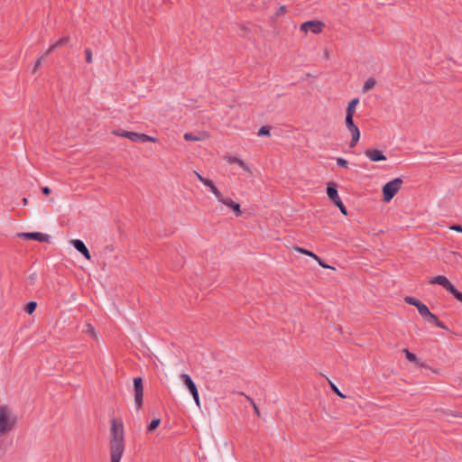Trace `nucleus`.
I'll return each instance as SVG.
<instances>
[{"label": "nucleus", "mask_w": 462, "mask_h": 462, "mask_svg": "<svg viewBox=\"0 0 462 462\" xmlns=\"http://www.w3.org/2000/svg\"><path fill=\"white\" fill-rule=\"evenodd\" d=\"M125 450V431L124 424L120 420L115 418L111 420L109 451L110 462H120Z\"/></svg>", "instance_id": "f257e3e1"}, {"label": "nucleus", "mask_w": 462, "mask_h": 462, "mask_svg": "<svg viewBox=\"0 0 462 462\" xmlns=\"http://www.w3.org/2000/svg\"><path fill=\"white\" fill-rule=\"evenodd\" d=\"M17 416L6 404L0 403V436H5L14 430L17 425Z\"/></svg>", "instance_id": "f03ea898"}, {"label": "nucleus", "mask_w": 462, "mask_h": 462, "mask_svg": "<svg viewBox=\"0 0 462 462\" xmlns=\"http://www.w3.org/2000/svg\"><path fill=\"white\" fill-rule=\"evenodd\" d=\"M403 180L401 178H395L382 187V200L385 203H389L393 197L402 189Z\"/></svg>", "instance_id": "7ed1b4c3"}, {"label": "nucleus", "mask_w": 462, "mask_h": 462, "mask_svg": "<svg viewBox=\"0 0 462 462\" xmlns=\"http://www.w3.org/2000/svg\"><path fill=\"white\" fill-rule=\"evenodd\" d=\"M134 392L135 407L140 410L143 404V381L142 377L134 378Z\"/></svg>", "instance_id": "20e7f679"}, {"label": "nucleus", "mask_w": 462, "mask_h": 462, "mask_svg": "<svg viewBox=\"0 0 462 462\" xmlns=\"http://www.w3.org/2000/svg\"><path fill=\"white\" fill-rule=\"evenodd\" d=\"M353 117H354V116H352V115H346V119H345L346 125L348 128V130L350 131L351 136H352L351 141L349 143L350 148L355 147L360 138L359 128L355 125Z\"/></svg>", "instance_id": "39448f33"}, {"label": "nucleus", "mask_w": 462, "mask_h": 462, "mask_svg": "<svg viewBox=\"0 0 462 462\" xmlns=\"http://www.w3.org/2000/svg\"><path fill=\"white\" fill-rule=\"evenodd\" d=\"M404 301L407 304L416 307L420 315L424 319H426L431 313L429 308L417 298L407 296L404 298Z\"/></svg>", "instance_id": "423d86ee"}, {"label": "nucleus", "mask_w": 462, "mask_h": 462, "mask_svg": "<svg viewBox=\"0 0 462 462\" xmlns=\"http://www.w3.org/2000/svg\"><path fill=\"white\" fill-rule=\"evenodd\" d=\"M404 301L407 304L416 307L420 315L424 319H426L431 313L429 308L417 298L407 296L404 298Z\"/></svg>", "instance_id": "0eeeda50"}, {"label": "nucleus", "mask_w": 462, "mask_h": 462, "mask_svg": "<svg viewBox=\"0 0 462 462\" xmlns=\"http://www.w3.org/2000/svg\"><path fill=\"white\" fill-rule=\"evenodd\" d=\"M431 284H439L448 291L454 297H456L458 291L455 286L449 282V280L443 275H438L430 281Z\"/></svg>", "instance_id": "6e6552de"}, {"label": "nucleus", "mask_w": 462, "mask_h": 462, "mask_svg": "<svg viewBox=\"0 0 462 462\" xmlns=\"http://www.w3.org/2000/svg\"><path fill=\"white\" fill-rule=\"evenodd\" d=\"M325 27V23L321 21L312 20L307 21L300 25V31L308 32L318 34L320 33Z\"/></svg>", "instance_id": "1a4fd4ad"}, {"label": "nucleus", "mask_w": 462, "mask_h": 462, "mask_svg": "<svg viewBox=\"0 0 462 462\" xmlns=\"http://www.w3.org/2000/svg\"><path fill=\"white\" fill-rule=\"evenodd\" d=\"M18 236L26 240H35L38 242H50V236L47 234H43L41 232H27V233H20Z\"/></svg>", "instance_id": "9d476101"}, {"label": "nucleus", "mask_w": 462, "mask_h": 462, "mask_svg": "<svg viewBox=\"0 0 462 462\" xmlns=\"http://www.w3.org/2000/svg\"><path fill=\"white\" fill-rule=\"evenodd\" d=\"M327 195L333 204L341 200L337 192V184L336 182L329 181L327 183Z\"/></svg>", "instance_id": "9b49d317"}, {"label": "nucleus", "mask_w": 462, "mask_h": 462, "mask_svg": "<svg viewBox=\"0 0 462 462\" xmlns=\"http://www.w3.org/2000/svg\"><path fill=\"white\" fill-rule=\"evenodd\" d=\"M217 200L220 203L230 208L234 211V213L236 214V217H239L242 215V211H241L239 203L234 201L233 199H229V198H223L222 194H221V198H218Z\"/></svg>", "instance_id": "f8f14e48"}, {"label": "nucleus", "mask_w": 462, "mask_h": 462, "mask_svg": "<svg viewBox=\"0 0 462 462\" xmlns=\"http://www.w3.org/2000/svg\"><path fill=\"white\" fill-rule=\"evenodd\" d=\"M129 140L134 143H146V142H152L156 143L157 138L150 136L145 134L132 132L131 134H129Z\"/></svg>", "instance_id": "ddd939ff"}, {"label": "nucleus", "mask_w": 462, "mask_h": 462, "mask_svg": "<svg viewBox=\"0 0 462 462\" xmlns=\"http://www.w3.org/2000/svg\"><path fill=\"white\" fill-rule=\"evenodd\" d=\"M71 245L73 247L79 251L87 260L91 259V255L89 253V250L87 248L83 241L79 239H73L71 240Z\"/></svg>", "instance_id": "4468645a"}, {"label": "nucleus", "mask_w": 462, "mask_h": 462, "mask_svg": "<svg viewBox=\"0 0 462 462\" xmlns=\"http://www.w3.org/2000/svg\"><path fill=\"white\" fill-rule=\"evenodd\" d=\"M208 134L205 132L194 134V133H186L184 134V139L186 141H201L208 137Z\"/></svg>", "instance_id": "2eb2a0df"}, {"label": "nucleus", "mask_w": 462, "mask_h": 462, "mask_svg": "<svg viewBox=\"0 0 462 462\" xmlns=\"http://www.w3.org/2000/svg\"><path fill=\"white\" fill-rule=\"evenodd\" d=\"M180 378H181L183 383L185 384V386L189 391V393H191L193 390H195V388H197L196 383L193 382V380L191 379V377L189 374H180Z\"/></svg>", "instance_id": "dca6fc26"}, {"label": "nucleus", "mask_w": 462, "mask_h": 462, "mask_svg": "<svg viewBox=\"0 0 462 462\" xmlns=\"http://www.w3.org/2000/svg\"><path fill=\"white\" fill-rule=\"evenodd\" d=\"M202 183L208 187L210 191L216 196L217 199L218 198H221V192L219 191V189L215 186L214 182L209 180V179H207V180H202Z\"/></svg>", "instance_id": "f3484780"}, {"label": "nucleus", "mask_w": 462, "mask_h": 462, "mask_svg": "<svg viewBox=\"0 0 462 462\" xmlns=\"http://www.w3.org/2000/svg\"><path fill=\"white\" fill-rule=\"evenodd\" d=\"M425 319L428 322L432 323V324L436 325L437 327H439L440 328H443V329H447L448 328L446 327V325L444 323H442L441 321H439L438 317L435 314H433V313H430Z\"/></svg>", "instance_id": "a211bd4d"}, {"label": "nucleus", "mask_w": 462, "mask_h": 462, "mask_svg": "<svg viewBox=\"0 0 462 462\" xmlns=\"http://www.w3.org/2000/svg\"><path fill=\"white\" fill-rule=\"evenodd\" d=\"M358 103H359V98L356 97V98L352 99L347 104L346 110V115H352V116H354L355 112H356V107L358 105Z\"/></svg>", "instance_id": "6ab92c4d"}, {"label": "nucleus", "mask_w": 462, "mask_h": 462, "mask_svg": "<svg viewBox=\"0 0 462 462\" xmlns=\"http://www.w3.org/2000/svg\"><path fill=\"white\" fill-rule=\"evenodd\" d=\"M227 161L230 163H236V164H238L245 171H248L249 170L247 165H246V163L243 160H241L240 158H237V157H235V156H230V157H228Z\"/></svg>", "instance_id": "aec40b11"}, {"label": "nucleus", "mask_w": 462, "mask_h": 462, "mask_svg": "<svg viewBox=\"0 0 462 462\" xmlns=\"http://www.w3.org/2000/svg\"><path fill=\"white\" fill-rule=\"evenodd\" d=\"M161 424V419L156 418L151 420L147 426V432H153Z\"/></svg>", "instance_id": "412c9836"}, {"label": "nucleus", "mask_w": 462, "mask_h": 462, "mask_svg": "<svg viewBox=\"0 0 462 462\" xmlns=\"http://www.w3.org/2000/svg\"><path fill=\"white\" fill-rule=\"evenodd\" d=\"M36 308H37L36 301H29L25 304L23 310L27 314L32 315L35 311Z\"/></svg>", "instance_id": "4be33fe9"}, {"label": "nucleus", "mask_w": 462, "mask_h": 462, "mask_svg": "<svg viewBox=\"0 0 462 462\" xmlns=\"http://www.w3.org/2000/svg\"><path fill=\"white\" fill-rule=\"evenodd\" d=\"M294 250L302 254H305V255H308L313 259L315 258H318V255L316 254H314L313 252L308 250V249H305V248H302V247H300V246H294Z\"/></svg>", "instance_id": "5701e85b"}, {"label": "nucleus", "mask_w": 462, "mask_h": 462, "mask_svg": "<svg viewBox=\"0 0 462 462\" xmlns=\"http://www.w3.org/2000/svg\"><path fill=\"white\" fill-rule=\"evenodd\" d=\"M374 86H375V79H374V78H373V77H371V78H369V79L365 81V85H364V87H363V91H364V92H365V91H367V90H370V89H372Z\"/></svg>", "instance_id": "b1692460"}, {"label": "nucleus", "mask_w": 462, "mask_h": 462, "mask_svg": "<svg viewBox=\"0 0 462 462\" xmlns=\"http://www.w3.org/2000/svg\"><path fill=\"white\" fill-rule=\"evenodd\" d=\"M403 353L405 354V356L408 361L417 365L419 364V360L413 353L410 352L408 349H403Z\"/></svg>", "instance_id": "393cba45"}, {"label": "nucleus", "mask_w": 462, "mask_h": 462, "mask_svg": "<svg viewBox=\"0 0 462 462\" xmlns=\"http://www.w3.org/2000/svg\"><path fill=\"white\" fill-rule=\"evenodd\" d=\"M239 29H240V36H242L243 38H250L249 36V32H250V29L244 23H240L239 25Z\"/></svg>", "instance_id": "a878e982"}, {"label": "nucleus", "mask_w": 462, "mask_h": 462, "mask_svg": "<svg viewBox=\"0 0 462 462\" xmlns=\"http://www.w3.org/2000/svg\"><path fill=\"white\" fill-rule=\"evenodd\" d=\"M132 132L130 131H125V130H122V129H117V130H113L112 131V134L116 136H121V137H125V138H128L129 139V134H131Z\"/></svg>", "instance_id": "bb28decb"}, {"label": "nucleus", "mask_w": 462, "mask_h": 462, "mask_svg": "<svg viewBox=\"0 0 462 462\" xmlns=\"http://www.w3.org/2000/svg\"><path fill=\"white\" fill-rule=\"evenodd\" d=\"M257 134H258L259 136H270V135H271V127H270V126H268V125H263V126H262V127L259 129V131H258Z\"/></svg>", "instance_id": "cd10ccee"}, {"label": "nucleus", "mask_w": 462, "mask_h": 462, "mask_svg": "<svg viewBox=\"0 0 462 462\" xmlns=\"http://www.w3.org/2000/svg\"><path fill=\"white\" fill-rule=\"evenodd\" d=\"M329 386L334 393H336L340 398H346V395H344L339 389L336 386L335 383H333L330 380H328Z\"/></svg>", "instance_id": "c85d7f7f"}, {"label": "nucleus", "mask_w": 462, "mask_h": 462, "mask_svg": "<svg viewBox=\"0 0 462 462\" xmlns=\"http://www.w3.org/2000/svg\"><path fill=\"white\" fill-rule=\"evenodd\" d=\"M69 42V37L64 36V37L60 38V40H58L54 44L58 49V48H60V47L66 45Z\"/></svg>", "instance_id": "c756f323"}, {"label": "nucleus", "mask_w": 462, "mask_h": 462, "mask_svg": "<svg viewBox=\"0 0 462 462\" xmlns=\"http://www.w3.org/2000/svg\"><path fill=\"white\" fill-rule=\"evenodd\" d=\"M365 155L372 161L375 162V148H369L365 151Z\"/></svg>", "instance_id": "7c9ffc66"}, {"label": "nucleus", "mask_w": 462, "mask_h": 462, "mask_svg": "<svg viewBox=\"0 0 462 462\" xmlns=\"http://www.w3.org/2000/svg\"><path fill=\"white\" fill-rule=\"evenodd\" d=\"M336 207H337L340 210V212L346 216L347 215V209H346V207L344 205V203L342 202V200H339L337 201V203L334 204Z\"/></svg>", "instance_id": "2f4dec72"}, {"label": "nucleus", "mask_w": 462, "mask_h": 462, "mask_svg": "<svg viewBox=\"0 0 462 462\" xmlns=\"http://www.w3.org/2000/svg\"><path fill=\"white\" fill-rule=\"evenodd\" d=\"M44 59H45V58H44V56H41V57L36 60V62H35V64H34V67H33V69H32V73H35V72L38 70V69L42 66V61H43V60H44Z\"/></svg>", "instance_id": "473e14b6"}, {"label": "nucleus", "mask_w": 462, "mask_h": 462, "mask_svg": "<svg viewBox=\"0 0 462 462\" xmlns=\"http://www.w3.org/2000/svg\"><path fill=\"white\" fill-rule=\"evenodd\" d=\"M86 61L88 63H92V51L89 48L85 49Z\"/></svg>", "instance_id": "72a5a7b5"}, {"label": "nucleus", "mask_w": 462, "mask_h": 462, "mask_svg": "<svg viewBox=\"0 0 462 462\" xmlns=\"http://www.w3.org/2000/svg\"><path fill=\"white\" fill-rule=\"evenodd\" d=\"M337 164L339 167L347 168L348 167V162L345 160L344 158H337Z\"/></svg>", "instance_id": "f704fd0d"}, {"label": "nucleus", "mask_w": 462, "mask_h": 462, "mask_svg": "<svg viewBox=\"0 0 462 462\" xmlns=\"http://www.w3.org/2000/svg\"><path fill=\"white\" fill-rule=\"evenodd\" d=\"M190 394L192 395L195 402L197 403L198 406H199V391H198V388H195V390H193Z\"/></svg>", "instance_id": "c9c22d12"}, {"label": "nucleus", "mask_w": 462, "mask_h": 462, "mask_svg": "<svg viewBox=\"0 0 462 462\" xmlns=\"http://www.w3.org/2000/svg\"><path fill=\"white\" fill-rule=\"evenodd\" d=\"M57 47L55 46V44L53 43L52 45H51L48 50L45 51V53L42 55L44 56V58H46L47 56H49L54 50H56Z\"/></svg>", "instance_id": "e433bc0d"}, {"label": "nucleus", "mask_w": 462, "mask_h": 462, "mask_svg": "<svg viewBox=\"0 0 462 462\" xmlns=\"http://www.w3.org/2000/svg\"><path fill=\"white\" fill-rule=\"evenodd\" d=\"M315 260L319 263V264L323 268H330L328 264H327L319 256L315 258Z\"/></svg>", "instance_id": "4c0bfd02"}, {"label": "nucleus", "mask_w": 462, "mask_h": 462, "mask_svg": "<svg viewBox=\"0 0 462 462\" xmlns=\"http://www.w3.org/2000/svg\"><path fill=\"white\" fill-rule=\"evenodd\" d=\"M286 6L285 5H282L280 6V8L278 9V11L276 12V15L277 16H280V15H282L286 13Z\"/></svg>", "instance_id": "58836bf2"}, {"label": "nucleus", "mask_w": 462, "mask_h": 462, "mask_svg": "<svg viewBox=\"0 0 462 462\" xmlns=\"http://www.w3.org/2000/svg\"><path fill=\"white\" fill-rule=\"evenodd\" d=\"M86 332L89 333L93 337L96 336L95 329H94V328L90 324L88 325V329L86 330Z\"/></svg>", "instance_id": "ea45409f"}, {"label": "nucleus", "mask_w": 462, "mask_h": 462, "mask_svg": "<svg viewBox=\"0 0 462 462\" xmlns=\"http://www.w3.org/2000/svg\"><path fill=\"white\" fill-rule=\"evenodd\" d=\"M451 230L462 233V226L459 225H454L449 227Z\"/></svg>", "instance_id": "a19ab883"}, {"label": "nucleus", "mask_w": 462, "mask_h": 462, "mask_svg": "<svg viewBox=\"0 0 462 462\" xmlns=\"http://www.w3.org/2000/svg\"><path fill=\"white\" fill-rule=\"evenodd\" d=\"M386 160V156H384L382 152L380 151H377V162L379 161H385Z\"/></svg>", "instance_id": "79ce46f5"}, {"label": "nucleus", "mask_w": 462, "mask_h": 462, "mask_svg": "<svg viewBox=\"0 0 462 462\" xmlns=\"http://www.w3.org/2000/svg\"><path fill=\"white\" fill-rule=\"evenodd\" d=\"M42 191L44 195H50L51 190L49 187H42Z\"/></svg>", "instance_id": "37998d69"}, {"label": "nucleus", "mask_w": 462, "mask_h": 462, "mask_svg": "<svg viewBox=\"0 0 462 462\" xmlns=\"http://www.w3.org/2000/svg\"><path fill=\"white\" fill-rule=\"evenodd\" d=\"M253 407H254V412L257 416H260V411H259V408L256 406V404L254 402H253Z\"/></svg>", "instance_id": "c03bdc74"}, {"label": "nucleus", "mask_w": 462, "mask_h": 462, "mask_svg": "<svg viewBox=\"0 0 462 462\" xmlns=\"http://www.w3.org/2000/svg\"><path fill=\"white\" fill-rule=\"evenodd\" d=\"M195 174H196V176H197L198 180H199L200 182H202V180H207V179H208V178L203 177L202 175H200V174H199V173H198L197 171H195Z\"/></svg>", "instance_id": "a18cd8bd"}, {"label": "nucleus", "mask_w": 462, "mask_h": 462, "mask_svg": "<svg viewBox=\"0 0 462 462\" xmlns=\"http://www.w3.org/2000/svg\"><path fill=\"white\" fill-rule=\"evenodd\" d=\"M457 300H459L460 302H462V293L460 291H457V295L455 297Z\"/></svg>", "instance_id": "49530a36"}, {"label": "nucleus", "mask_w": 462, "mask_h": 462, "mask_svg": "<svg viewBox=\"0 0 462 462\" xmlns=\"http://www.w3.org/2000/svg\"><path fill=\"white\" fill-rule=\"evenodd\" d=\"M23 204L25 206L28 204V199L27 198H23Z\"/></svg>", "instance_id": "de8ad7c7"}, {"label": "nucleus", "mask_w": 462, "mask_h": 462, "mask_svg": "<svg viewBox=\"0 0 462 462\" xmlns=\"http://www.w3.org/2000/svg\"><path fill=\"white\" fill-rule=\"evenodd\" d=\"M325 57H326V58H328V57H329V53H328V50H325Z\"/></svg>", "instance_id": "09e8293b"}, {"label": "nucleus", "mask_w": 462, "mask_h": 462, "mask_svg": "<svg viewBox=\"0 0 462 462\" xmlns=\"http://www.w3.org/2000/svg\"><path fill=\"white\" fill-rule=\"evenodd\" d=\"M247 399L249 400V402H251L252 404H253V402H254V400H253L252 398L247 397Z\"/></svg>", "instance_id": "8fccbe9b"}]
</instances>
